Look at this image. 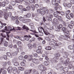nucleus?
I'll return each instance as SVG.
<instances>
[{
	"label": "nucleus",
	"instance_id": "obj_18",
	"mask_svg": "<svg viewBox=\"0 0 74 74\" xmlns=\"http://www.w3.org/2000/svg\"><path fill=\"white\" fill-rule=\"evenodd\" d=\"M6 55L7 56L9 57V58H12V55H11V54L10 53L8 52H7L6 53Z\"/></svg>",
	"mask_w": 74,
	"mask_h": 74
},
{
	"label": "nucleus",
	"instance_id": "obj_25",
	"mask_svg": "<svg viewBox=\"0 0 74 74\" xmlns=\"http://www.w3.org/2000/svg\"><path fill=\"white\" fill-rule=\"evenodd\" d=\"M59 14H61V15H64V13L63 12H60L58 11H56Z\"/></svg>",
	"mask_w": 74,
	"mask_h": 74
},
{
	"label": "nucleus",
	"instance_id": "obj_9",
	"mask_svg": "<svg viewBox=\"0 0 74 74\" xmlns=\"http://www.w3.org/2000/svg\"><path fill=\"white\" fill-rule=\"evenodd\" d=\"M5 30H6V31H12V29L11 27L10 26H9L8 27V29H7V26H5Z\"/></svg>",
	"mask_w": 74,
	"mask_h": 74
},
{
	"label": "nucleus",
	"instance_id": "obj_38",
	"mask_svg": "<svg viewBox=\"0 0 74 74\" xmlns=\"http://www.w3.org/2000/svg\"><path fill=\"white\" fill-rule=\"evenodd\" d=\"M68 27H69L71 29H73V25H72L71 24H70L69 25Z\"/></svg>",
	"mask_w": 74,
	"mask_h": 74
},
{
	"label": "nucleus",
	"instance_id": "obj_64",
	"mask_svg": "<svg viewBox=\"0 0 74 74\" xmlns=\"http://www.w3.org/2000/svg\"><path fill=\"white\" fill-rule=\"evenodd\" d=\"M35 19L36 21H38L40 20V18H38L37 17H36L35 18Z\"/></svg>",
	"mask_w": 74,
	"mask_h": 74
},
{
	"label": "nucleus",
	"instance_id": "obj_21",
	"mask_svg": "<svg viewBox=\"0 0 74 74\" xmlns=\"http://www.w3.org/2000/svg\"><path fill=\"white\" fill-rule=\"evenodd\" d=\"M64 53V57L66 58H68V55H69V53H68L67 52H65Z\"/></svg>",
	"mask_w": 74,
	"mask_h": 74
},
{
	"label": "nucleus",
	"instance_id": "obj_20",
	"mask_svg": "<svg viewBox=\"0 0 74 74\" xmlns=\"http://www.w3.org/2000/svg\"><path fill=\"white\" fill-rule=\"evenodd\" d=\"M29 25L31 26V29H34V24L32 23V22L30 23Z\"/></svg>",
	"mask_w": 74,
	"mask_h": 74
},
{
	"label": "nucleus",
	"instance_id": "obj_37",
	"mask_svg": "<svg viewBox=\"0 0 74 74\" xmlns=\"http://www.w3.org/2000/svg\"><path fill=\"white\" fill-rule=\"evenodd\" d=\"M52 2L53 5H55L56 4V0H52Z\"/></svg>",
	"mask_w": 74,
	"mask_h": 74
},
{
	"label": "nucleus",
	"instance_id": "obj_15",
	"mask_svg": "<svg viewBox=\"0 0 74 74\" xmlns=\"http://www.w3.org/2000/svg\"><path fill=\"white\" fill-rule=\"evenodd\" d=\"M70 59L69 58H68L67 60H66V61L64 62V64H65V66H67L68 64V62H69V60Z\"/></svg>",
	"mask_w": 74,
	"mask_h": 74
},
{
	"label": "nucleus",
	"instance_id": "obj_47",
	"mask_svg": "<svg viewBox=\"0 0 74 74\" xmlns=\"http://www.w3.org/2000/svg\"><path fill=\"white\" fill-rule=\"evenodd\" d=\"M18 58L20 60H22L23 58V56H20Z\"/></svg>",
	"mask_w": 74,
	"mask_h": 74
},
{
	"label": "nucleus",
	"instance_id": "obj_23",
	"mask_svg": "<svg viewBox=\"0 0 74 74\" xmlns=\"http://www.w3.org/2000/svg\"><path fill=\"white\" fill-rule=\"evenodd\" d=\"M25 18H24V17H23L22 16H20L19 19V20L20 21H22H22L24 20V19Z\"/></svg>",
	"mask_w": 74,
	"mask_h": 74
},
{
	"label": "nucleus",
	"instance_id": "obj_57",
	"mask_svg": "<svg viewBox=\"0 0 74 74\" xmlns=\"http://www.w3.org/2000/svg\"><path fill=\"white\" fill-rule=\"evenodd\" d=\"M4 1L5 2V4H8L9 3V2H8V0H4Z\"/></svg>",
	"mask_w": 74,
	"mask_h": 74
},
{
	"label": "nucleus",
	"instance_id": "obj_48",
	"mask_svg": "<svg viewBox=\"0 0 74 74\" xmlns=\"http://www.w3.org/2000/svg\"><path fill=\"white\" fill-rule=\"evenodd\" d=\"M47 69L46 68H45L44 66H43V67H42V71H43V70H44L45 71V70H47Z\"/></svg>",
	"mask_w": 74,
	"mask_h": 74
},
{
	"label": "nucleus",
	"instance_id": "obj_42",
	"mask_svg": "<svg viewBox=\"0 0 74 74\" xmlns=\"http://www.w3.org/2000/svg\"><path fill=\"white\" fill-rule=\"evenodd\" d=\"M23 23H27V19H25V18L24 19V20L22 21Z\"/></svg>",
	"mask_w": 74,
	"mask_h": 74
},
{
	"label": "nucleus",
	"instance_id": "obj_8",
	"mask_svg": "<svg viewBox=\"0 0 74 74\" xmlns=\"http://www.w3.org/2000/svg\"><path fill=\"white\" fill-rule=\"evenodd\" d=\"M13 70V69L12 66H9L7 69V71H8V73H11Z\"/></svg>",
	"mask_w": 74,
	"mask_h": 74
},
{
	"label": "nucleus",
	"instance_id": "obj_41",
	"mask_svg": "<svg viewBox=\"0 0 74 74\" xmlns=\"http://www.w3.org/2000/svg\"><path fill=\"white\" fill-rule=\"evenodd\" d=\"M29 48L30 49H32V48H33V45H32L29 44L28 45Z\"/></svg>",
	"mask_w": 74,
	"mask_h": 74
},
{
	"label": "nucleus",
	"instance_id": "obj_7",
	"mask_svg": "<svg viewBox=\"0 0 74 74\" xmlns=\"http://www.w3.org/2000/svg\"><path fill=\"white\" fill-rule=\"evenodd\" d=\"M46 18L47 20L51 21V20H52L51 18H53V15L51 14H49V16H46Z\"/></svg>",
	"mask_w": 74,
	"mask_h": 74
},
{
	"label": "nucleus",
	"instance_id": "obj_4",
	"mask_svg": "<svg viewBox=\"0 0 74 74\" xmlns=\"http://www.w3.org/2000/svg\"><path fill=\"white\" fill-rule=\"evenodd\" d=\"M38 29L39 33H41L42 32H43L45 34H46V35H48V34H49V33L48 32L45 31L44 29V28H42V27H39Z\"/></svg>",
	"mask_w": 74,
	"mask_h": 74
},
{
	"label": "nucleus",
	"instance_id": "obj_36",
	"mask_svg": "<svg viewBox=\"0 0 74 74\" xmlns=\"http://www.w3.org/2000/svg\"><path fill=\"white\" fill-rule=\"evenodd\" d=\"M69 70V68L68 67H65L64 69V71L65 72H67L68 71V70Z\"/></svg>",
	"mask_w": 74,
	"mask_h": 74
},
{
	"label": "nucleus",
	"instance_id": "obj_29",
	"mask_svg": "<svg viewBox=\"0 0 74 74\" xmlns=\"http://www.w3.org/2000/svg\"><path fill=\"white\" fill-rule=\"evenodd\" d=\"M23 28L24 29H26V30H29V28L27 27H26L25 26V25H24L23 27Z\"/></svg>",
	"mask_w": 74,
	"mask_h": 74
},
{
	"label": "nucleus",
	"instance_id": "obj_53",
	"mask_svg": "<svg viewBox=\"0 0 74 74\" xmlns=\"http://www.w3.org/2000/svg\"><path fill=\"white\" fill-rule=\"evenodd\" d=\"M39 7V5L38 4H36L35 5V7L36 8H38Z\"/></svg>",
	"mask_w": 74,
	"mask_h": 74
},
{
	"label": "nucleus",
	"instance_id": "obj_5",
	"mask_svg": "<svg viewBox=\"0 0 74 74\" xmlns=\"http://www.w3.org/2000/svg\"><path fill=\"white\" fill-rule=\"evenodd\" d=\"M32 60V62L33 63H34L35 64H37L39 63L40 62V61L38 59H37L36 58H34L33 59V58H31L29 59V61H31V60Z\"/></svg>",
	"mask_w": 74,
	"mask_h": 74
},
{
	"label": "nucleus",
	"instance_id": "obj_49",
	"mask_svg": "<svg viewBox=\"0 0 74 74\" xmlns=\"http://www.w3.org/2000/svg\"><path fill=\"white\" fill-rule=\"evenodd\" d=\"M47 50H51V47H50L48 46L46 48Z\"/></svg>",
	"mask_w": 74,
	"mask_h": 74
},
{
	"label": "nucleus",
	"instance_id": "obj_16",
	"mask_svg": "<svg viewBox=\"0 0 74 74\" xmlns=\"http://www.w3.org/2000/svg\"><path fill=\"white\" fill-rule=\"evenodd\" d=\"M29 2L30 3H37L38 2V1L37 0H36V2H35L34 0H29Z\"/></svg>",
	"mask_w": 74,
	"mask_h": 74
},
{
	"label": "nucleus",
	"instance_id": "obj_26",
	"mask_svg": "<svg viewBox=\"0 0 74 74\" xmlns=\"http://www.w3.org/2000/svg\"><path fill=\"white\" fill-rule=\"evenodd\" d=\"M30 31H31V32H32L33 33H31L30 34H32V35H34V33H38V32H36V31L34 30L33 31L32 30H30Z\"/></svg>",
	"mask_w": 74,
	"mask_h": 74
},
{
	"label": "nucleus",
	"instance_id": "obj_35",
	"mask_svg": "<svg viewBox=\"0 0 74 74\" xmlns=\"http://www.w3.org/2000/svg\"><path fill=\"white\" fill-rule=\"evenodd\" d=\"M19 39L21 41H25V39H24V38L22 37H20Z\"/></svg>",
	"mask_w": 74,
	"mask_h": 74
},
{
	"label": "nucleus",
	"instance_id": "obj_19",
	"mask_svg": "<svg viewBox=\"0 0 74 74\" xmlns=\"http://www.w3.org/2000/svg\"><path fill=\"white\" fill-rule=\"evenodd\" d=\"M24 39L26 41H29L30 40V38L28 37V36L27 35L24 36Z\"/></svg>",
	"mask_w": 74,
	"mask_h": 74
},
{
	"label": "nucleus",
	"instance_id": "obj_55",
	"mask_svg": "<svg viewBox=\"0 0 74 74\" xmlns=\"http://www.w3.org/2000/svg\"><path fill=\"white\" fill-rule=\"evenodd\" d=\"M46 74V71H45L43 70L41 73V74Z\"/></svg>",
	"mask_w": 74,
	"mask_h": 74
},
{
	"label": "nucleus",
	"instance_id": "obj_43",
	"mask_svg": "<svg viewBox=\"0 0 74 74\" xmlns=\"http://www.w3.org/2000/svg\"><path fill=\"white\" fill-rule=\"evenodd\" d=\"M26 10H27V11H29V10H30V7L29 6H27L26 8Z\"/></svg>",
	"mask_w": 74,
	"mask_h": 74
},
{
	"label": "nucleus",
	"instance_id": "obj_33",
	"mask_svg": "<svg viewBox=\"0 0 74 74\" xmlns=\"http://www.w3.org/2000/svg\"><path fill=\"white\" fill-rule=\"evenodd\" d=\"M43 66V65H39L38 68L39 69H40V70H42Z\"/></svg>",
	"mask_w": 74,
	"mask_h": 74
},
{
	"label": "nucleus",
	"instance_id": "obj_1",
	"mask_svg": "<svg viewBox=\"0 0 74 74\" xmlns=\"http://www.w3.org/2000/svg\"><path fill=\"white\" fill-rule=\"evenodd\" d=\"M66 32H64L65 35L61 36H60V40L61 39H64V40H67L69 38H68V36L69 35V32H70L71 31V28H70L69 27H67L66 29Z\"/></svg>",
	"mask_w": 74,
	"mask_h": 74
},
{
	"label": "nucleus",
	"instance_id": "obj_59",
	"mask_svg": "<svg viewBox=\"0 0 74 74\" xmlns=\"http://www.w3.org/2000/svg\"><path fill=\"white\" fill-rule=\"evenodd\" d=\"M73 48H74L73 46V47H72L71 46H69V49H73Z\"/></svg>",
	"mask_w": 74,
	"mask_h": 74
},
{
	"label": "nucleus",
	"instance_id": "obj_31",
	"mask_svg": "<svg viewBox=\"0 0 74 74\" xmlns=\"http://www.w3.org/2000/svg\"><path fill=\"white\" fill-rule=\"evenodd\" d=\"M18 69L20 70H21V71H23L25 70V69L23 67H18Z\"/></svg>",
	"mask_w": 74,
	"mask_h": 74
},
{
	"label": "nucleus",
	"instance_id": "obj_51",
	"mask_svg": "<svg viewBox=\"0 0 74 74\" xmlns=\"http://www.w3.org/2000/svg\"><path fill=\"white\" fill-rule=\"evenodd\" d=\"M69 69H72V67H73V65L71 64H69Z\"/></svg>",
	"mask_w": 74,
	"mask_h": 74
},
{
	"label": "nucleus",
	"instance_id": "obj_14",
	"mask_svg": "<svg viewBox=\"0 0 74 74\" xmlns=\"http://www.w3.org/2000/svg\"><path fill=\"white\" fill-rule=\"evenodd\" d=\"M13 62L14 63V65L15 66H17L19 65V63L16 61L14 60Z\"/></svg>",
	"mask_w": 74,
	"mask_h": 74
},
{
	"label": "nucleus",
	"instance_id": "obj_52",
	"mask_svg": "<svg viewBox=\"0 0 74 74\" xmlns=\"http://www.w3.org/2000/svg\"><path fill=\"white\" fill-rule=\"evenodd\" d=\"M17 54H18V52L16 51L15 52L12 53V55L13 56H16L17 55Z\"/></svg>",
	"mask_w": 74,
	"mask_h": 74
},
{
	"label": "nucleus",
	"instance_id": "obj_58",
	"mask_svg": "<svg viewBox=\"0 0 74 74\" xmlns=\"http://www.w3.org/2000/svg\"><path fill=\"white\" fill-rule=\"evenodd\" d=\"M70 15L71 18H73L74 17V14H73L71 13L70 14Z\"/></svg>",
	"mask_w": 74,
	"mask_h": 74
},
{
	"label": "nucleus",
	"instance_id": "obj_46",
	"mask_svg": "<svg viewBox=\"0 0 74 74\" xmlns=\"http://www.w3.org/2000/svg\"><path fill=\"white\" fill-rule=\"evenodd\" d=\"M58 18L60 21H62V18H61V16H59L58 17Z\"/></svg>",
	"mask_w": 74,
	"mask_h": 74
},
{
	"label": "nucleus",
	"instance_id": "obj_17",
	"mask_svg": "<svg viewBox=\"0 0 74 74\" xmlns=\"http://www.w3.org/2000/svg\"><path fill=\"white\" fill-rule=\"evenodd\" d=\"M24 16L25 18H30L31 16V14L30 13H28L27 15H25Z\"/></svg>",
	"mask_w": 74,
	"mask_h": 74
},
{
	"label": "nucleus",
	"instance_id": "obj_2",
	"mask_svg": "<svg viewBox=\"0 0 74 74\" xmlns=\"http://www.w3.org/2000/svg\"><path fill=\"white\" fill-rule=\"evenodd\" d=\"M42 10H43L41 11V15L43 16L45 15V14H48V12L49 10L48 9V8L47 7H43L42 9H41Z\"/></svg>",
	"mask_w": 74,
	"mask_h": 74
},
{
	"label": "nucleus",
	"instance_id": "obj_60",
	"mask_svg": "<svg viewBox=\"0 0 74 74\" xmlns=\"http://www.w3.org/2000/svg\"><path fill=\"white\" fill-rule=\"evenodd\" d=\"M36 52L38 53H41V51L40 50L37 49L36 50Z\"/></svg>",
	"mask_w": 74,
	"mask_h": 74
},
{
	"label": "nucleus",
	"instance_id": "obj_22",
	"mask_svg": "<svg viewBox=\"0 0 74 74\" xmlns=\"http://www.w3.org/2000/svg\"><path fill=\"white\" fill-rule=\"evenodd\" d=\"M4 13L1 10L0 11V18H2L3 16H4Z\"/></svg>",
	"mask_w": 74,
	"mask_h": 74
},
{
	"label": "nucleus",
	"instance_id": "obj_11",
	"mask_svg": "<svg viewBox=\"0 0 74 74\" xmlns=\"http://www.w3.org/2000/svg\"><path fill=\"white\" fill-rule=\"evenodd\" d=\"M49 35L48 36V37L49 38H50V39H52V38H54L55 37V36L54 35L52 34H50V33H49V34H48V35Z\"/></svg>",
	"mask_w": 74,
	"mask_h": 74
},
{
	"label": "nucleus",
	"instance_id": "obj_50",
	"mask_svg": "<svg viewBox=\"0 0 74 74\" xmlns=\"http://www.w3.org/2000/svg\"><path fill=\"white\" fill-rule=\"evenodd\" d=\"M49 12L50 13V14H52V13L53 12V10L52 9H49Z\"/></svg>",
	"mask_w": 74,
	"mask_h": 74
},
{
	"label": "nucleus",
	"instance_id": "obj_45",
	"mask_svg": "<svg viewBox=\"0 0 74 74\" xmlns=\"http://www.w3.org/2000/svg\"><path fill=\"white\" fill-rule=\"evenodd\" d=\"M0 36H1L2 37H3V38H6V36L5 35H3V33H1L0 35Z\"/></svg>",
	"mask_w": 74,
	"mask_h": 74
},
{
	"label": "nucleus",
	"instance_id": "obj_13",
	"mask_svg": "<svg viewBox=\"0 0 74 74\" xmlns=\"http://www.w3.org/2000/svg\"><path fill=\"white\" fill-rule=\"evenodd\" d=\"M13 70V73L14 74H15L17 73V69L16 67H14Z\"/></svg>",
	"mask_w": 74,
	"mask_h": 74
},
{
	"label": "nucleus",
	"instance_id": "obj_28",
	"mask_svg": "<svg viewBox=\"0 0 74 74\" xmlns=\"http://www.w3.org/2000/svg\"><path fill=\"white\" fill-rule=\"evenodd\" d=\"M62 30L63 31V32H66L67 31V28H66V27H64L62 28Z\"/></svg>",
	"mask_w": 74,
	"mask_h": 74
},
{
	"label": "nucleus",
	"instance_id": "obj_62",
	"mask_svg": "<svg viewBox=\"0 0 74 74\" xmlns=\"http://www.w3.org/2000/svg\"><path fill=\"white\" fill-rule=\"evenodd\" d=\"M21 64L22 66H23L25 65V63L23 62H22L21 63Z\"/></svg>",
	"mask_w": 74,
	"mask_h": 74
},
{
	"label": "nucleus",
	"instance_id": "obj_30",
	"mask_svg": "<svg viewBox=\"0 0 74 74\" xmlns=\"http://www.w3.org/2000/svg\"><path fill=\"white\" fill-rule=\"evenodd\" d=\"M4 46L5 47H8V43L7 41L5 42V43L4 44Z\"/></svg>",
	"mask_w": 74,
	"mask_h": 74
},
{
	"label": "nucleus",
	"instance_id": "obj_6",
	"mask_svg": "<svg viewBox=\"0 0 74 74\" xmlns=\"http://www.w3.org/2000/svg\"><path fill=\"white\" fill-rule=\"evenodd\" d=\"M3 11H4V12L5 14V15H7V16H11V12H9L6 11L5 10H3Z\"/></svg>",
	"mask_w": 74,
	"mask_h": 74
},
{
	"label": "nucleus",
	"instance_id": "obj_24",
	"mask_svg": "<svg viewBox=\"0 0 74 74\" xmlns=\"http://www.w3.org/2000/svg\"><path fill=\"white\" fill-rule=\"evenodd\" d=\"M49 64V62L48 61H45L44 62V65L45 66H48Z\"/></svg>",
	"mask_w": 74,
	"mask_h": 74
},
{
	"label": "nucleus",
	"instance_id": "obj_39",
	"mask_svg": "<svg viewBox=\"0 0 74 74\" xmlns=\"http://www.w3.org/2000/svg\"><path fill=\"white\" fill-rule=\"evenodd\" d=\"M70 10H68L66 11V15H69V13H70Z\"/></svg>",
	"mask_w": 74,
	"mask_h": 74
},
{
	"label": "nucleus",
	"instance_id": "obj_56",
	"mask_svg": "<svg viewBox=\"0 0 74 74\" xmlns=\"http://www.w3.org/2000/svg\"><path fill=\"white\" fill-rule=\"evenodd\" d=\"M45 38V39L47 41H50L51 40V39L50 38H49V37H46Z\"/></svg>",
	"mask_w": 74,
	"mask_h": 74
},
{
	"label": "nucleus",
	"instance_id": "obj_44",
	"mask_svg": "<svg viewBox=\"0 0 74 74\" xmlns=\"http://www.w3.org/2000/svg\"><path fill=\"white\" fill-rule=\"evenodd\" d=\"M18 45H20V46H22V43L21 41H18Z\"/></svg>",
	"mask_w": 74,
	"mask_h": 74
},
{
	"label": "nucleus",
	"instance_id": "obj_27",
	"mask_svg": "<svg viewBox=\"0 0 74 74\" xmlns=\"http://www.w3.org/2000/svg\"><path fill=\"white\" fill-rule=\"evenodd\" d=\"M11 4L12 5H14L16 4V2L14 1H11Z\"/></svg>",
	"mask_w": 74,
	"mask_h": 74
},
{
	"label": "nucleus",
	"instance_id": "obj_61",
	"mask_svg": "<svg viewBox=\"0 0 74 74\" xmlns=\"http://www.w3.org/2000/svg\"><path fill=\"white\" fill-rule=\"evenodd\" d=\"M3 58L5 60H6L7 59V57L6 55H4L3 56Z\"/></svg>",
	"mask_w": 74,
	"mask_h": 74
},
{
	"label": "nucleus",
	"instance_id": "obj_34",
	"mask_svg": "<svg viewBox=\"0 0 74 74\" xmlns=\"http://www.w3.org/2000/svg\"><path fill=\"white\" fill-rule=\"evenodd\" d=\"M54 16L56 18H57L58 16L59 15H58V13H56V12H55L54 13Z\"/></svg>",
	"mask_w": 74,
	"mask_h": 74
},
{
	"label": "nucleus",
	"instance_id": "obj_54",
	"mask_svg": "<svg viewBox=\"0 0 74 74\" xmlns=\"http://www.w3.org/2000/svg\"><path fill=\"white\" fill-rule=\"evenodd\" d=\"M2 7H5V3L4 2H2Z\"/></svg>",
	"mask_w": 74,
	"mask_h": 74
},
{
	"label": "nucleus",
	"instance_id": "obj_40",
	"mask_svg": "<svg viewBox=\"0 0 74 74\" xmlns=\"http://www.w3.org/2000/svg\"><path fill=\"white\" fill-rule=\"evenodd\" d=\"M63 27L62 25V24H60L58 26V28L59 29H60V28H62Z\"/></svg>",
	"mask_w": 74,
	"mask_h": 74
},
{
	"label": "nucleus",
	"instance_id": "obj_12",
	"mask_svg": "<svg viewBox=\"0 0 74 74\" xmlns=\"http://www.w3.org/2000/svg\"><path fill=\"white\" fill-rule=\"evenodd\" d=\"M58 57H55L53 59V60L54 63H57L58 60Z\"/></svg>",
	"mask_w": 74,
	"mask_h": 74
},
{
	"label": "nucleus",
	"instance_id": "obj_10",
	"mask_svg": "<svg viewBox=\"0 0 74 74\" xmlns=\"http://www.w3.org/2000/svg\"><path fill=\"white\" fill-rule=\"evenodd\" d=\"M53 23L55 25H58L59 24V22H58V20L56 18L53 19Z\"/></svg>",
	"mask_w": 74,
	"mask_h": 74
},
{
	"label": "nucleus",
	"instance_id": "obj_32",
	"mask_svg": "<svg viewBox=\"0 0 74 74\" xmlns=\"http://www.w3.org/2000/svg\"><path fill=\"white\" fill-rule=\"evenodd\" d=\"M31 7L33 11H34L35 10V7H34V5L32 4L31 5Z\"/></svg>",
	"mask_w": 74,
	"mask_h": 74
},
{
	"label": "nucleus",
	"instance_id": "obj_3",
	"mask_svg": "<svg viewBox=\"0 0 74 74\" xmlns=\"http://www.w3.org/2000/svg\"><path fill=\"white\" fill-rule=\"evenodd\" d=\"M55 44L56 45H55ZM49 44L51 46H52V45L53 46L52 47L53 49H56V46H57V47H59V44L57 43H55V42L53 41L50 42Z\"/></svg>",
	"mask_w": 74,
	"mask_h": 74
},
{
	"label": "nucleus",
	"instance_id": "obj_63",
	"mask_svg": "<svg viewBox=\"0 0 74 74\" xmlns=\"http://www.w3.org/2000/svg\"><path fill=\"white\" fill-rule=\"evenodd\" d=\"M18 8L19 9L21 10L22 9V8H23V6H22V5H20L18 6Z\"/></svg>",
	"mask_w": 74,
	"mask_h": 74
}]
</instances>
